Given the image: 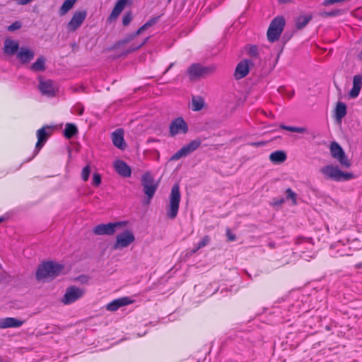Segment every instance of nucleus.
Returning <instances> with one entry per match:
<instances>
[{"label":"nucleus","mask_w":362,"mask_h":362,"mask_svg":"<svg viewBox=\"0 0 362 362\" xmlns=\"http://www.w3.org/2000/svg\"><path fill=\"white\" fill-rule=\"evenodd\" d=\"M247 54L253 58H257L259 56L257 47L256 45L250 46L247 50Z\"/></svg>","instance_id":"nucleus-39"},{"label":"nucleus","mask_w":362,"mask_h":362,"mask_svg":"<svg viewBox=\"0 0 362 362\" xmlns=\"http://www.w3.org/2000/svg\"><path fill=\"white\" fill-rule=\"evenodd\" d=\"M50 134V128L48 126L43 127L37 131V141L36 143L35 148L32 158L38 153V152L46 143Z\"/></svg>","instance_id":"nucleus-12"},{"label":"nucleus","mask_w":362,"mask_h":362,"mask_svg":"<svg viewBox=\"0 0 362 362\" xmlns=\"http://www.w3.org/2000/svg\"><path fill=\"white\" fill-rule=\"evenodd\" d=\"M34 55V52L31 49L25 47H21L17 52L16 57L21 62L25 64L30 62L33 59Z\"/></svg>","instance_id":"nucleus-24"},{"label":"nucleus","mask_w":362,"mask_h":362,"mask_svg":"<svg viewBox=\"0 0 362 362\" xmlns=\"http://www.w3.org/2000/svg\"><path fill=\"white\" fill-rule=\"evenodd\" d=\"M24 321L14 318L5 317L0 319V329H6L10 327H20L23 325Z\"/></svg>","instance_id":"nucleus-23"},{"label":"nucleus","mask_w":362,"mask_h":362,"mask_svg":"<svg viewBox=\"0 0 362 362\" xmlns=\"http://www.w3.org/2000/svg\"><path fill=\"white\" fill-rule=\"evenodd\" d=\"M133 303L129 297H122L115 299L106 305V309L109 311H116L119 308L129 305Z\"/></svg>","instance_id":"nucleus-19"},{"label":"nucleus","mask_w":362,"mask_h":362,"mask_svg":"<svg viewBox=\"0 0 362 362\" xmlns=\"http://www.w3.org/2000/svg\"><path fill=\"white\" fill-rule=\"evenodd\" d=\"M92 183L94 186L98 187L101 183V177L98 173H94Z\"/></svg>","instance_id":"nucleus-43"},{"label":"nucleus","mask_w":362,"mask_h":362,"mask_svg":"<svg viewBox=\"0 0 362 362\" xmlns=\"http://www.w3.org/2000/svg\"><path fill=\"white\" fill-rule=\"evenodd\" d=\"M122 11L123 10L122 8H119L118 6H117L115 5L109 16V19L110 20L116 19Z\"/></svg>","instance_id":"nucleus-37"},{"label":"nucleus","mask_w":362,"mask_h":362,"mask_svg":"<svg viewBox=\"0 0 362 362\" xmlns=\"http://www.w3.org/2000/svg\"><path fill=\"white\" fill-rule=\"evenodd\" d=\"M78 132L77 127L72 123H67L64 129V136L67 139L72 138Z\"/></svg>","instance_id":"nucleus-31"},{"label":"nucleus","mask_w":362,"mask_h":362,"mask_svg":"<svg viewBox=\"0 0 362 362\" xmlns=\"http://www.w3.org/2000/svg\"><path fill=\"white\" fill-rule=\"evenodd\" d=\"M149 27L147 25L146 23H144L141 27H140L132 36H129V37H127L124 40H122L118 42V45H124L126 43H128L130 42L134 37L141 34L144 30H146Z\"/></svg>","instance_id":"nucleus-32"},{"label":"nucleus","mask_w":362,"mask_h":362,"mask_svg":"<svg viewBox=\"0 0 362 362\" xmlns=\"http://www.w3.org/2000/svg\"><path fill=\"white\" fill-rule=\"evenodd\" d=\"M312 18L313 16L311 14L299 16L296 19V28L298 30L303 29L309 23Z\"/></svg>","instance_id":"nucleus-25"},{"label":"nucleus","mask_w":362,"mask_h":362,"mask_svg":"<svg viewBox=\"0 0 362 362\" xmlns=\"http://www.w3.org/2000/svg\"><path fill=\"white\" fill-rule=\"evenodd\" d=\"M281 129H285L291 132H296V133H304L306 131L305 128L303 127H292V126H286L281 124L280 126Z\"/></svg>","instance_id":"nucleus-35"},{"label":"nucleus","mask_w":362,"mask_h":362,"mask_svg":"<svg viewBox=\"0 0 362 362\" xmlns=\"http://www.w3.org/2000/svg\"><path fill=\"white\" fill-rule=\"evenodd\" d=\"M113 166L115 170L119 175L124 177H129L131 176V168L124 161L122 160H116L113 163Z\"/></svg>","instance_id":"nucleus-17"},{"label":"nucleus","mask_w":362,"mask_h":362,"mask_svg":"<svg viewBox=\"0 0 362 362\" xmlns=\"http://www.w3.org/2000/svg\"><path fill=\"white\" fill-rule=\"evenodd\" d=\"M135 240L133 233L129 230L117 235L116 241L112 246L114 250H121L128 247Z\"/></svg>","instance_id":"nucleus-8"},{"label":"nucleus","mask_w":362,"mask_h":362,"mask_svg":"<svg viewBox=\"0 0 362 362\" xmlns=\"http://www.w3.org/2000/svg\"><path fill=\"white\" fill-rule=\"evenodd\" d=\"M124 225L123 222H115V223H101L98 224L93 228V232L95 235H113L117 228Z\"/></svg>","instance_id":"nucleus-9"},{"label":"nucleus","mask_w":362,"mask_h":362,"mask_svg":"<svg viewBox=\"0 0 362 362\" xmlns=\"http://www.w3.org/2000/svg\"><path fill=\"white\" fill-rule=\"evenodd\" d=\"M320 172L328 179L335 181H340V175H342V171L337 167L333 165H326L320 169Z\"/></svg>","instance_id":"nucleus-16"},{"label":"nucleus","mask_w":362,"mask_h":362,"mask_svg":"<svg viewBox=\"0 0 362 362\" xmlns=\"http://www.w3.org/2000/svg\"><path fill=\"white\" fill-rule=\"evenodd\" d=\"M148 37H146L142 42L138 44V45H132L128 50L126 52V54L131 53L138 49H139L141 47H142L147 41Z\"/></svg>","instance_id":"nucleus-40"},{"label":"nucleus","mask_w":362,"mask_h":362,"mask_svg":"<svg viewBox=\"0 0 362 362\" xmlns=\"http://www.w3.org/2000/svg\"><path fill=\"white\" fill-rule=\"evenodd\" d=\"M4 221V218L2 217H0V223H1Z\"/></svg>","instance_id":"nucleus-56"},{"label":"nucleus","mask_w":362,"mask_h":362,"mask_svg":"<svg viewBox=\"0 0 362 362\" xmlns=\"http://www.w3.org/2000/svg\"><path fill=\"white\" fill-rule=\"evenodd\" d=\"M38 87L42 95H47L49 97H53L55 95V88L53 86L52 81H42L40 78Z\"/></svg>","instance_id":"nucleus-20"},{"label":"nucleus","mask_w":362,"mask_h":362,"mask_svg":"<svg viewBox=\"0 0 362 362\" xmlns=\"http://www.w3.org/2000/svg\"><path fill=\"white\" fill-rule=\"evenodd\" d=\"M202 140L199 138L191 141L189 144L183 146L175 154H173L170 160H177L181 158L186 157L194 151H196L201 146Z\"/></svg>","instance_id":"nucleus-6"},{"label":"nucleus","mask_w":362,"mask_h":362,"mask_svg":"<svg viewBox=\"0 0 362 362\" xmlns=\"http://www.w3.org/2000/svg\"><path fill=\"white\" fill-rule=\"evenodd\" d=\"M202 140L199 138L191 141L189 144L183 146L175 154H173L170 160H177L181 158L186 157L194 151H196L201 146Z\"/></svg>","instance_id":"nucleus-7"},{"label":"nucleus","mask_w":362,"mask_h":362,"mask_svg":"<svg viewBox=\"0 0 362 362\" xmlns=\"http://www.w3.org/2000/svg\"><path fill=\"white\" fill-rule=\"evenodd\" d=\"M281 3H286L288 2L290 0H279Z\"/></svg>","instance_id":"nucleus-53"},{"label":"nucleus","mask_w":362,"mask_h":362,"mask_svg":"<svg viewBox=\"0 0 362 362\" xmlns=\"http://www.w3.org/2000/svg\"><path fill=\"white\" fill-rule=\"evenodd\" d=\"M285 26V19L283 16L275 17L269 26L267 39L271 42L277 41Z\"/></svg>","instance_id":"nucleus-4"},{"label":"nucleus","mask_w":362,"mask_h":362,"mask_svg":"<svg viewBox=\"0 0 362 362\" xmlns=\"http://www.w3.org/2000/svg\"><path fill=\"white\" fill-rule=\"evenodd\" d=\"M341 13V10L335 9V10H333V11H331L329 12L325 11H320L318 13V15L322 18H327V17L337 16L340 15Z\"/></svg>","instance_id":"nucleus-34"},{"label":"nucleus","mask_w":362,"mask_h":362,"mask_svg":"<svg viewBox=\"0 0 362 362\" xmlns=\"http://www.w3.org/2000/svg\"><path fill=\"white\" fill-rule=\"evenodd\" d=\"M253 62L249 59L240 61L235 70L234 76L235 79H241L245 77L249 73L250 69L253 66Z\"/></svg>","instance_id":"nucleus-15"},{"label":"nucleus","mask_w":362,"mask_h":362,"mask_svg":"<svg viewBox=\"0 0 362 362\" xmlns=\"http://www.w3.org/2000/svg\"><path fill=\"white\" fill-rule=\"evenodd\" d=\"M362 88V75H355L353 78V87L349 93L350 98H356L358 96Z\"/></svg>","instance_id":"nucleus-22"},{"label":"nucleus","mask_w":362,"mask_h":362,"mask_svg":"<svg viewBox=\"0 0 362 362\" xmlns=\"http://www.w3.org/2000/svg\"><path fill=\"white\" fill-rule=\"evenodd\" d=\"M13 1H15L18 5L24 6V5H27L30 3H31L34 0H13Z\"/></svg>","instance_id":"nucleus-47"},{"label":"nucleus","mask_w":362,"mask_h":362,"mask_svg":"<svg viewBox=\"0 0 362 362\" xmlns=\"http://www.w3.org/2000/svg\"><path fill=\"white\" fill-rule=\"evenodd\" d=\"M158 18H159V16L152 18L149 21H148L146 23L147 24V25L148 27H151L153 25H154L158 21Z\"/></svg>","instance_id":"nucleus-48"},{"label":"nucleus","mask_w":362,"mask_h":362,"mask_svg":"<svg viewBox=\"0 0 362 362\" xmlns=\"http://www.w3.org/2000/svg\"><path fill=\"white\" fill-rule=\"evenodd\" d=\"M210 241V238L209 236L208 235H205L201 241H199L196 247L192 250V253H195L197 252L199 249L205 247L206 245H207L209 244Z\"/></svg>","instance_id":"nucleus-33"},{"label":"nucleus","mask_w":362,"mask_h":362,"mask_svg":"<svg viewBox=\"0 0 362 362\" xmlns=\"http://www.w3.org/2000/svg\"><path fill=\"white\" fill-rule=\"evenodd\" d=\"M353 177V175L349 173L342 172V175H340V181L341 180H348Z\"/></svg>","instance_id":"nucleus-44"},{"label":"nucleus","mask_w":362,"mask_h":362,"mask_svg":"<svg viewBox=\"0 0 362 362\" xmlns=\"http://www.w3.org/2000/svg\"><path fill=\"white\" fill-rule=\"evenodd\" d=\"M132 20V16L131 13H127L122 18V24L124 26L128 25Z\"/></svg>","instance_id":"nucleus-42"},{"label":"nucleus","mask_w":362,"mask_h":362,"mask_svg":"<svg viewBox=\"0 0 362 362\" xmlns=\"http://www.w3.org/2000/svg\"><path fill=\"white\" fill-rule=\"evenodd\" d=\"M75 110H76V112L78 115H83V110H84V109H83V107H81V106H76V107H75Z\"/></svg>","instance_id":"nucleus-49"},{"label":"nucleus","mask_w":362,"mask_h":362,"mask_svg":"<svg viewBox=\"0 0 362 362\" xmlns=\"http://www.w3.org/2000/svg\"><path fill=\"white\" fill-rule=\"evenodd\" d=\"M357 57L359 60L362 61V49L361 52L358 54Z\"/></svg>","instance_id":"nucleus-50"},{"label":"nucleus","mask_w":362,"mask_h":362,"mask_svg":"<svg viewBox=\"0 0 362 362\" xmlns=\"http://www.w3.org/2000/svg\"><path fill=\"white\" fill-rule=\"evenodd\" d=\"M30 69L33 71H42L45 69V59L40 57L36 62L32 64Z\"/></svg>","instance_id":"nucleus-29"},{"label":"nucleus","mask_w":362,"mask_h":362,"mask_svg":"<svg viewBox=\"0 0 362 362\" xmlns=\"http://www.w3.org/2000/svg\"><path fill=\"white\" fill-rule=\"evenodd\" d=\"M77 0H65L59 8V15L64 16L71 10Z\"/></svg>","instance_id":"nucleus-30"},{"label":"nucleus","mask_w":362,"mask_h":362,"mask_svg":"<svg viewBox=\"0 0 362 362\" xmlns=\"http://www.w3.org/2000/svg\"><path fill=\"white\" fill-rule=\"evenodd\" d=\"M22 26V23L20 21H15L11 25L8 26L7 30L10 32L15 31L19 28H21Z\"/></svg>","instance_id":"nucleus-41"},{"label":"nucleus","mask_w":362,"mask_h":362,"mask_svg":"<svg viewBox=\"0 0 362 362\" xmlns=\"http://www.w3.org/2000/svg\"><path fill=\"white\" fill-rule=\"evenodd\" d=\"M172 0H168V2L170 3Z\"/></svg>","instance_id":"nucleus-57"},{"label":"nucleus","mask_w":362,"mask_h":362,"mask_svg":"<svg viewBox=\"0 0 362 362\" xmlns=\"http://www.w3.org/2000/svg\"><path fill=\"white\" fill-rule=\"evenodd\" d=\"M188 132V125L182 117H177L172 121L169 127V132L171 136L177 134H185Z\"/></svg>","instance_id":"nucleus-11"},{"label":"nucleus","mask_w":362,"mask_h":362,"mask_svg":"<svg viewBox=\"0 0 362 362\" xmlns=\"http://www.w3.org/2000/svg\"><path fill=\"white\" fill-rule=\"evenodd\" d=\"M204 105L205 102L202 96H192L191 108L193 111L197 112L201 110L204 107Z\"/></svg>","instance_id":"nucleus-27"},{"label":"nucleus","mask_w":362,"mask_h":362,"mask_svg":"<svg viewBox=\"0 0 362 362\" xmlns=\"http://www.w3.org/2000/svg\"><path fill=\"white\" fill-rule=\"evenodd\" d=\"M19 45L17 41L7 38L4 41V46L3 48L4 53L8 56H13L19 50Z\"/></svg>","instance_id":"nucleus-21"},{"label":"nucleus","mask_w":362,"mask_h":362,"mask_svg":"<svg viewBox=\"0 0 362 362\" xmlns=\"http://www.w3.org/2000/svg\"><path fill=\"white\" fill-rule=\"evenodd\" d=\"M346 115V105L342 102H338L335 108L337 119L341 120Z\"/></svg>","instance_id":"nucleus-28"},{"label":"nucleus","mask_w":362,"mask_h":362,"mask_svg":"<svg viewBox=\"0 0 362 362\" xmlns=\"http://www.w3.org/2000/svg\"><path fill=\"white\" fill-rule=\"evenodd\" d=\"M330 153L332 156L338 160L339 162L346 167H349L350 163L342 149V148L337 143L332 142L330 145Z\"/></svg>","instance_id":"nucleus-13"},{"label":"nucleus","mask_w":362,"mask_h":362,"mask_svg":"<svg viewBox=\"0 0 362 362\" xmlns=\"http://www.w3.org/2000/svg\"><path fill=\"white\" fill-rule=\"evenodd\" d=\"M90 173V165H86L83 168L81 172V178L83 181H87L89 178Z\"/></svg>","instance_id":"nucleus-38"},{"label":"nucleus","mask_w":362,"mask_h":362,"mask_svg":"<svg viewBox=\"0 0 362 362\" xmlns=\"http://www.w3.org/2000/svg\"><path fill=\"white\" fill-rule=\"evenodd\" d=\"M286 194L287 199H291L292 201V204L293 205L296 204V203H297V202H296V197H297L296 193H295L291 189L288 188L286 190Z\"/></svg>","instance_id":"nucleus-36"},{"label":"nucleus","mask_w":362,"mask_h":362,"mask_svg":"<svg viewBox=\"0 0 362 362\" xmlns=\"http://www.w3.org/2000/svg\"><path fill=\"white\" fill-rule=\"evenodd\" d=\"M263 144V143H260V142H258V143H254L253 145L254 146H259L260 145Z\"/></svg>","instance_id":"nucleus-51"},{"label":"nucleus","mask_w":362,"mask_h":362,"mask_svg":"<svg viewBox=\"0 0 362 362\" xmlns=\"http://www.w3.org/2000/svg\"><path fill=\"white\" fill-rule=\"evenodd\" d=\"M129 0H117L115 5L118 6L119 8L124 10L125 6L127 5Z\"/></svg>","instance_id":"nucleus-45"},{"label":"nucleus","mask_w":362,"mask_h":362,"mask_svg":"<svg viewBox=\"0 0 362 362\" xmlns=\"http://www.w3.org/2000/svg\"><path fill=\"white\" fill-rule=\"evenodd\" d=\"M215 71V66H204L199 64H193L187 69V74L191 81L198 80Z\"/></svg>","instance_id":"nucleus-5"},{"label":"nucleus","mask_w":362,"mask_h":362,"mask_svg":"<svg viewBox=\"0 0 362 362\" xmlns=\"http://www.w3.org/2000/svg\"><path fill=\"white\" fill-rule=\"evenodd\" d=\"M356 267L360 269V268H362V263H358L356 264Z\"/></svg>","instance_id":"nucleus-52"},{"label":"nucleus","mask_w":362,"mask_h":362,"mask_svg":"<svg viewBox=\"0 0 362 362\" xmlns=\"http://www.w3.org/2000/svg\"><path fill=\"white\" fill-rule=\"evenodd\" d=\"M226 235L229 241H234L236 239L235 234L232 233L230 229L226 230Z\"/></svg>","instance_id":"nucleus-46"},{"label":"nucleus","mask_w":362,"mask_h":362,"mask_svg":"<svg viewBox=\"0 0 362 362\" xmlns=\"http://www.w3.org/2000/svg\"><path fill=\"white\" fill-rule=\"evenodd\" d=\"M141 184L143 192L148 199L147 203H148L153 197L158 187V183L156 182L150 172H146L141 177Z\"/></svg>","instance_id":"nucleus-3"},{"label":"nucleus","mask_w":362,"mask_h":362,"mask_svg":"<svg viewBox=\"0 0 362 362\" xmlns=\"http://www.w3.org/2000/svg\"><path fill=\"white\" fill-rule=\"evenodd\" d=\"M63 269L62 264L51 261L43 262L37 268L36 279L39 281L52 280L59 276Z\"/></svg>","instance_id":"nucleus-1"},{"label":"nucleus","mask_w":362,"mask_h":362,"mask_svg":"<svg viewBox=\"0 0 362 362\" xmlns=\"http://www.w3.org/2000/svg\"><path fill=\"white\" fill-rule=\"evenodd\" d=\"M269 246H270L271 247H274V243H269Z\"/></svg>","instance_id":"nucleus-55"},{"label":"nucleus","mask_w":362,"mask_h":362,"mask_svg":"<svg viewBox=\"0 0 362 362\" xmlns=\"http://www.w3.org/2000/svg\"><path fill=\"white\" fill-rule=\"evenodd\" d=\"M112 141L115 146L120 150H124L127 144L124 139V130L117 129L112 133Z\"/></svg>","instance_id":"nucleus-18"},{"label":"nucleus","mask_w":362,"mask_h":362,"mask_svg":"<svg viewBox=\"0 0 362 362\" xmlns=\"http://www.w3.org/2000/svg\"><path fill=\"white\" fill-rule=\"evenodd\" d=\"M173 64H170V66H168V68L167 69L166 71H168L170 68H172Z\"/></svg>","instance_id":"nucleus-54"},{"label":"nucleus","mask_w":362,"mask_h":362,"mask_svg":"<svg viewBox=\"0 0 362 362\" xmlns=\"http://www.w3.org/2000/svg\"><path fill=\"white\" fill-rule=\"evenodd\" d=\"M181 195L178 184H175L170 194V202L167 209V216L170 219H174L177 215Z\"/></svg>","instance_id":"nucleus-2"},{"label":"nucleus","mask_w":362,"mask_h":362,"mask_svg":"<svg viewBox=\"0 0 362 362\" xmlns=\"http://www.w3.org/2000/svg\"><path fill=\"white\" fill-rule=\"evenodd\" d=\"M85 293V290L74 286L67 288L62 302L65 305L74 303L81 298Z\"/></svg>","instance_id":"nucleus-10"},{"label":"nucleus","mask_w":362,"mask_h":362,"mask_svg":"<svg viewBox=\"0 0 362 362\" xmlns=\"http://www.w3.org/2000/svg\"><path fill=\"white\" fill-rule=\"evenodd\" d=\"M269 159L274 163H281L286 160V154L283 151H276L269 155Z\"/></svg>","instance_id":"nucleus-26"},{"label":"nucleus","mask_w":362,"mask_h":362,"mask_svg":"<svg viewBox=\"0 0 362 362\" xmlns=\"http://www.w3.org/2000/svg\"><path fill=\"white\" fill-rule=\"evenodd\" d=\"M87 16V12L86 11H76L68 23L67 28L69 31H75L83 23Z\"/></svg>","instance_id":"nucleus-14"}]
</instances>
